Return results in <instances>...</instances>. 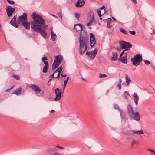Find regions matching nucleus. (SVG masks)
I'll use <instances>...</instances> for the list:
<instances>
[{"label": "nucleus", "mask_w": 155, "mask_h": 155, "mask_svg": "<svg viewBox=\"0 0 155 155\" xmlns=\"http://www.w3.org/2000/svg\"><path fill=\"white\" fill-rule=\"evenodd\" d=\"M74 28L76 32L80 34L79 39L80 44L79 53L81 54H83L87 48L88 43L87 32L85 31H82L83 28L81 24H75Z\"/></svg>", "instance_id": "nucleus-1"}, {"label": "nucleus", "mask_w": 155, "mask_h": 155, "mask_svg": "<svg viewBox=\"0 0 155 155\" xmlns=\"http://www.w3.org/2000/svg\"><path fill=\"white\" fill-rule=\"evenodd\" d=\"M33 20L31 23V27L34 31L38 30L39 27L46 28L48 25L45 24V21L40 15L34 12L31 15Z\"/></svg>", "instance_id": "nucleus-2"}, {"label": "nucleus", "mask_w": 155, "mask_h": 155, "mask_svg": "<svg viewBox=\"0 0 155 155\" xmlns=\"http://www.w3.org/2000/svg\"><path fill=\"white\" fill-rule=\"evenodd\" d=\"M63 58L62 56L60 55L55 56L54 61L52 65V70H54L58 67L61 63Z\"/></svg>", "instance_id": "nucleus-3"}, {"label": "nucleus", "mask_w": 155, "mask_h": 155, "mask_svg": "<svg viewBox=\"0 0 155 155\" xmlns=\"http://www.w3.org/2000/svg\"><path fill=\"white\" fill-rule=\"evenodd\" d=\"M142 58L141 56L139 54L135 55L134 58L131 59L133 65L137 66L139 65L140 63L142 61Z\"/></svg>", "instance_id": "nucleus-4"}, {"label": "nucleus", "mask_w": 155, "mask_h": 155, "mask_svg": "<svg viewBox=\"0 0 155 155\" xmlns=\"http://www.w3.org/2000/svg\"><path fill=\"white\" fill-rule=\"evenodd\" d=\"M26 21H27V15L26 13H23L22 15L19 16L17 18L18 23L20 25Z\"/></svg>", "instance_id": "nucleus-5"}, {"label": "nucleus", "mask_w": 155, "mask_h": 155, "mask_svg": "<svg viewBox=\"0 0 155 155\" xmlns=\"http://www.w3.org/2000/svg\"><path fill=\"white\" fill-rule=\"evenodd\" d=\"M119 44L120 48L122 49H128L132 46V45L129 42H127L124 41H120Z\"/></svg>", "instance_id": "nucleus-6"}, {"label": "nucleus", "mask_w": 155, "mask_h": 155, "mask_svg": "<svg viewBox=\"0 0 155 155\" xmlns=\"http://www.w3.org/2000/svg\"><path fill=\"white\" fill-rule=\"evenodd\" d=\"M97 53V50L95 48L94 50L90 52L87 51L86 54L89 58L91 59H93Z\"/></svg>", "instance_id": "nucleus-7"}, {"label": "nucleus", "mask_w": 155, "mask_h": 155, "mask_svg": "<svg viewBox=\"0 0 155 155\" xmlns=\"http://www.w3.org/2000/svg\"><path fill=\"white\" fill-rule=\"evenodd\" d=\"M6 7V11L7 15L9 17L12 15L13 13L15 12V9L11 6H7Z\"/></svg>", "instance_id": "nucleus-8"}, {"label": "nucleus", "mask_w": 155, "mask_h": 155, "mask_svg": "<svg viewBox=\"0 0 155 155\" xmlns=\"http://www.w3.org/2000/svg\"><path fill=\"white\" fill-rule=\"evenodd\" d=\"M130 116L132 119H133L137 121H138L140 120L139 114L138 112L136 113L134 112Z\"/></svg>", "instance_id": "nucleus-9"}, {"label": "nucleus", "mask_w": 155, "mask_h": 155, "mask_svg": "<svg viewBox=\"0 0 155 155\" xmlns=\"http://www.w3.org/2000/svg\"><path fill=\"white\" fill-rule=\"evenodd\" d=\"M29 87L31 88L37 94L39 93L41 91V90L37 85L31 84Z\"/></svg>", "instance_id": "nucleus-10"}, {"label": "nucleus", "mask_w": 155, "mask_h": 155, "mask_svg": "<svg viewBox=\"0 0 155 155\" xmlns=\"http://www.w3.org/2000/svg\"><path fill=\"white\" fill-rule=\"evenodd\" d=\"M90 46L91 47H92L95 44L96 40L94 37V36L93 33H90Z\"/></svg>", "instance_id": "nucleus-11"}, {"label": "nucleus", "mask_w": 155, "mask_h": 155, "mask_svg": "<svg viewBox=\"0 0 155 155\" xmlns=\"http://www.w3.org/2000/svg\"><path fill=\"white\" fill-rule=\"evenodd\" d=\"M42 28V27H39L38 29V30L35 31L37 32H39L44 38L46 39L47 36V34L45 30L41 29Z\"/></svg>", "instance_id": "nucleus-12"}, {"label": "nucleus", "mask_w": 155, "mask_h": 155, "mask_svg": "<svg viewBox=\"0 0 155 155\" xmlns=\"http://www.w3.org/2000/svg\"><path fill=\"white\" fill-rule=\"evenodd\" d=\"M55 93L56 94V97L54 99L55 101H57L59 100L61 98V93L59 89L56 88L55 90Z\"/></svg>", "instance_id": "nucleus-13"}, {"label": "nucleus", "mask_w": 155, "mask_h": 155, "mask_svg": "<svg viewBox=\"0 0 155 155\" xmlns=\"http://www.w3.org/2000/svg\"><path fill=\"white\" fill-rule=\"evenodd\" d=\"M114 108L115 109L118 110L120 111L121 117L123 119L124 121H125L127 120V119L125 118L124 114H123V113L119 108L118 105L117 104H115L114 105Z\"/></svg>", "instance_id": "nucleus-14"}, {"label": "nucleus", "mask_w": 155, "mask_h": 155, "mask_svg": "<svg viewBox=\"0 0 155 155\" xmlns=\"http://www.w3.org/2000/svg\"><path fill=\"white\" fill-rule=\"evenodd\" d=\"M85 2L84 0H79L77 1L75 4V6L76 7H81L84 4Z\"/></svg>", "instance_id": "nucleus-15"}, {"label": "nucleus", "mask_w": 155, "mask_h": 155, "mask_svg": "<svg viewBox=\"0 0 155 155\" xmlns=\"http://www.w3.org/2000/svg\"><path fill=\"white\" fill-rule=\"evenodd\" d=\"M20 25L24 27L26 29H29L30 28V23L26 21Z\"/></svg>", "instance_id": "nucleus-16"}, {"label": "nucleus", "mask_w": 155, "mask_h": 155, "mask_svg": "<svg viewBox=\"0 0 155 155\" xmlns=\"http://www.w3.org/2000/svg\"><path fill=\"white\" fill-rule=\"evenodd\" d=\"M11 24L16 28L18 27V22L17 23L16 20L12 18L10 22Z\"/></svg>", "instance_id": "nucleus-17"}, {"label": "nucleus", "mask_w": 155, "mask_h": 155, "mask_svg": "<svg viewBox=\"0 0 155 155\" xmlns=\"http://www.w3.org/2000/svg\"><path fill=\"white\" fill-rule=\"evenodd\" d=\"M127 113L129 116L130 115L134 112L132 107L130 105H128L127 106Z\"/></svg>", "instance_id": "nucleus-18"}, {"label": "nucleus", "mask_w": 155, "mask_h": 155, "mask_svg": "<svg viewBox=\"0 0 155 155\" xmlns=\"http://www.w3.org/2000/svg\"><path fill=\"white\" fill-rule=\"evenodd\" d=\"M131 132L134 134L137 135L142 134H144V132L142 130H133L131 131Z\"/></svg>", "instance_id": "nucleus-19"}, {"label": "nucleus", "mask_w": 155, "mask_h": 155, "mask_svg": "<svg viewBox=\"0 0 155 155\" xmlns=\"http://www.w3.org/2000/svg\"><path fill=\"white\" fill-rule=\"evenodd\" d=\"M134 102L137 105L138 104V102L139 100V97L135 93H134Z\"/></svg>", "instance_id": "nucleus-20"}, {"label": "nucleus", "mask_w": 155, "mask_h": 155, "mask_svg": "<svg viewBox=\"0 0 155 155\" xmlns=\"http://www.w3.org/2000/svg\"><path fill=\"white\" fill-rule=\"evenodd\" d=\"M147 151L150 152V155H155V150L151 148H149L147 149Z\"/></svg>", "instance_id": "nucleus-21"}, {"label": "nucleus", "mask_w": 155, "mask_h": 155, "mask_svg": "<svg viewBox=\"0 0 155 155\" xmlns=\"http://www.w3.org/2000/svg\"><path fill=\"white\" fill-rule=\"evenodd\" d=\"M125 79L126 80V84L128 86L131 82V80L127 74L125 75Z\"/></svg>", "instance_id": "nucleus-22"}, {"label": "nucleus", "mask_w": 155, "mask_h": 155, "mask_svg": "<svg viewBox=\"0 0 155 155\" xmlns=\"http://www.w3.org/2000/svg\"><path fill=\"white\" fill-rule=\"evenodd\" d=\"M120 61L123 63L126 64L127 62V59L124 56L120 58Z\"/></svg>", "instance_id": "nucleus-23"}, {"label": "nucleus", "mask_w": 155, "mask_h": 155, "mask_svg": "<svg viewBox=\"0 0 155 155\" xmlns=\"http://www.w3.org/2000/svg\"><path fill=\"white\" fill-rule=\"evenodd\" d=\"M57 36L56 34L52 31L51 32V38L54 41H56Z\"/></svg>", "instance_id": "nucleus-24"}, {"label": "nucleus", "mask_w": 155, "mask_h": 155, "mask_svg": "<svg viewBox=\"0 0 155 155\" xmlns=\"http://www.w3.org/2000/svg\"><path fill=\"white\" fill-rule=\"evenodd\" d=\"M117 58V54L116 53H113L112 54V57L111 58L112 61H114L116 60Z\"/></svg>", "instance_id": "nucleus-25"}, {"label": "nucleus", "mask_w": 155, "mask_h": 155, "mask_svg": "<svg viewBox=\"0 0 155 155\" xmlns=\"http://www.w3.org/2000/svg\"><path fill=\"white\" fill-rule=\"evenodd\" d=\"M21 88H20L19 89L16 90L15 92H13V93L17 95H21Z\"/></svg>", "instance_id": "nucleus-26"}, {"label": "nucleus", "mask_w": 155, "mask_h": 155, "mask_svg": "<svg viewBox=\"0 0 155 155\" xmlns=\"http://www.w3.org/2000/svg\"><path fill=\"white\" fill-rule=\"evenodd\" d=\"M94 17L93 15L92 16V18H91L90 19L89 21L87 24V26H90L92 24V23L94 20Z\"/></svg>", "instance_id": "nucleus-27"}, {"label": "nucleus", "mask_w": 155, "mask_h": 155, "mask_svg": "<svg viewBox=\"0 0 155 155\" xmlns=\"http://www.w3.org/2000/svg\"><path fill=\"white\" fill-rule=\"evenodd\" d=\"M122 82L121 79H119V81L118 82L117 84L116 85V87H118V89L120 90L121 88V83Z\"/></svg>", "instance_id": "nucleus-28"}, {"label": "nucleus", "mask_w": 155, "mask_h": 155, "mask_svg": "<svg viewBox=\"0 0 155 155\" xmlns=\"http://www.w3.org/2000/svg\"><path fill=\"white\" fill-rule=\"evenodd\" d=\"M130 97V95L129 94V93L127 91H125L124 92V94L123 95L124 97L126 99H128V96Z\"/></svg>", "instance_id": "nucleus-29"}, {"label": "nucleus", "mask_w": 155, "mask_h": 155, "mask_svg": "<svg viewBox=\"0 0 155 155\" xmlns=\"http://www.w3.org/2000/svg\"><path fill=\"white\" fill-rule=\"evenodd\" d=\"M62 67L60 66L58 69H57L54 72V73H56L57 72H61L62 70Z\"/></svg>", "instance_id": "nucleus-30"}, {"label": "nucleus", "mask_w": 155, "mask_h": 155, "mask_svg": "<svg viewBox=\"0 0 155 155\" xmlns=\"http://www.w3.org/2000/svg\"><path fill=\"white\" fill-rule=\"evenodd\" d=\"M139 143L138 141H136L134 140H133L132 141H131V146L133 147L134 145L135 144H138Z\"/></svg>", "instance_id": "nucleus-31"}, {"label": "nucleus", "mask_w": 155, "mask_h": 155, "mask_svg": "<svg viewBox=\"0 0 155 155\" xmlns=\"http://www.w3.org/2000/svg\"><path fill=\"white\" fill-rule=\"evenodd\" d=\"M49 68L48 66H45L43 68V72L46 73L48 71V69Z\"/></svg>", "instance_id": "nucleus-32"}, {"label": "nucleus", "mask_w": 155, "mask_h": 155, "mask_svg": "<svg viewBox=\"0 0 155 155\" xmlns=\"http://www.w3.org/2000/svg\"><path fill=\"white\" fill-rule=\"evenodd\" d=\"M75 18L79 20L80 16V14L78 12H75L74 13Z\"/></svg>", "instance_id": "nucleus-33"}, {"label": "nucleus", "mask_w": 155, "mask_h": 155, "mask_svg": "<svg viewBox=\"0 0 155 155\" xmlns=\"http://www.w3.org/2000/svg\"><path fill=\"white\" fill-rule=\"evenodd\" d=\"M99 78H105L107 77V75L105 74H101L100 73L99 74Z\"/></svg>", "instance_id": "nucleus-34"}, {"label": "nucleus", "mask_w": 155, "mask_h": 155, "mask_svg": "<svg viewBox=\"0 0 155 155\" xmlns=\"http://www.w3.org/2000/svg\"><path fill=\"white\" fill-rule=\"evenodd\" d=\"M120 31L124 34H127V32L124 29L120 28Z\"/></svg>", "instance_id": "nucleus-35"}, {"label": "nucleus", "mask_w": 155, "mask_h": 155, "mask_svg": "<svg viewBox=\"0 0 155 155\" xmlns=\"http://www.w3.org/2000/svg\"><path fill=\"white\" fill-rule=\"evenodd\" d=\"M8 3L11 5H13L15 4L14 2L12 0H7Z\"/></svg>", "instance_id": "nucleus-36"}, {"label": "nucleus", "mask_w": 155, "mask_h": 155, "mask_svg": "<svg viewBox=\"0 0 155 155\" xmlns=\"http://www.w3.org/2000/svg\"><path fill=\"white\" fill-rule=\"evenodd\" d=\"M12 77L17 80H19L20 79V77L18 75H15L12 76Z\"/></svg>", "instance_id": "nucleus-37"}, {"label": "nucleus", "mask_w": 155, "mask_h": 155, "mask_svg": "<svg viewBox=\"0 0 155 155\" xmlns=\"http://www.w3.org/2000/svg\"><path fill=\"white\" fill-rule=\"evenodd\" d=\"M112 26L110 24V22H108L107 27L108 28H111L112 27Z\"/></svg>", "instance_id": "nucleus-38"}, {"label": "nucleus", "mask_w": 155, "mask_h": 155, "mask_svg": "<svg viewBox=\"0 0 155 155\" xmlns=\"http://www.w3.org/2000/svg\"><path fill=\"white\" fill-rule=\"evenodd\" d=\"M97 13H98V16L101 17L102 16V15H101V10H99V9H97Z\"/></svg>", "instance_id": "nucleus-39"}, {"label": "nucleus", "mask_w": 155, "mask_h": 155, "mask_svg": "<svg viewBox=\"0 0 155 155\" xmlns=\"http://www.w3.org/2000/svg\"><path fill=\"white\" fill-rule=\"evenodd\" d=\"M144 63L146 64V65H149L150 64V61L147 60H144Z\"/></svg>", "instance_id": "nucleus-40"}, {"label": "nucleus", "mask_w": 155, "mask_h": 155, "mask_svg": "<svg viewBox=\"0 0 155 155\" xmlns=\"http://www.w3.org/2000/svg\"><path fill=\"white\" fill-rule=\"evenodd\" d=\"M47 60V57L44 56L42 58V61L44 63V62H45L46 60Z\"/></svg>", "instance_id": "nucleus-41"}, {"label": "nucleus", "mask_w": 155, "mask_h": 155, "mask_svg": "<svg viewBox=\"0 0 155 155\" xmlns=\"http://www.w3.org/2000/svg\"><path fill=\"white\" fill-rule=\"evenodd\" d=\"M130 33L132 35H135L136 33L134 31H131L130 30L129 31Z\"/></svg>", "instance_id": "nucleus-42"}, {"label": "nucleus", "mask_w": 155, "mask_h": 155, "mask_svg": "<svg viewBox=\"0 0 155 155\" xmlns=\"http://www.w3.org/2000/svg\"><path fill=\"white\" fill-rule=\"evenodd\" d=\"M57 15L58 16V17L61 19L62 18V16L61 14V13L60 12L58 13L57 14Z\"/></svg>", "instance_id": "nucleus-43"}, {"label": "nucleus", "mask_w": 155, "mask_h": 155, "mask_svg": "<svg viewBox=\"0 0 155 155\" xmlns=\"http://www.w3.org/2000/svg\"><path fill=\"white\" fill-rule=\"evenodd\" d=\"M67 82V81H64V89H65V88L66 87Z\"/></svg>", "instance_id": "nucleus-44"}, {"label": "nucleus", "mask_w": 155, "mask_h": 155, "mask_svg": "<svg viewBox=\"0 0 155 155\" xmlns=\"http://www.w3.org/2000/svg\"><path fill=\"white\" fill-rule=\"evenodd\" d=\"M44 63L45 65V66H49L48 63L47 61H45V62H44Z\"/></svg>", "instance_id": "nucleus-45"}, {"label": "nucleus", "mask_w": 155, "mask_h": 155, "mask_svg": "<svg viewBox=\"0 0 155 155\" xmlns=\"http://www.w3.org/2000/svg\"><path fill=\"white\" fill-rule=\"evenodd\" d=\"M126 51V50H124L120 54V56L121 57H122V55L124 54V52Z\"/></svg>", "instance_id": "nucleus-46"}, {"label": "nucleus", "mask_w": 155, "mask_h": 155, "mask_svg": "<svg viewBox=\"0 0 155 155\" xmlns=\"http://www.w3.org/2000/svg\"><path fill=\"white\" fill-rule=\"evenodd\" d=\"M56 147L60 149H64V148L63 147H62L61 146H59V145H57L56 146Z\"/></svg>", "instance_id": "nucleus-47"}, {"label": "nucleus", "mask_w": 155, "mask_h": 155, "mask_svg": "<svg viewBox=\"0 0 155 155\" xmlns=\"http://www.w3.org/2000/svg\"><path fill=\"white\" fill-rule=\"evenodd\" d=\"M124 57L125 58H127V53H126L124 52Z\"/></svg>", "instance_id": "nucleus-48"}, {"label": "nucleus", "mask_w": 155, "mask_h": 155, "mask_svg": "<svg viewBox=\"0 0 155 155\" xmlns=\"http://www.w3.org/2000/svg\"><path fill=\"white\" fill-rule=\"evenodd\" d=\"M58 75L57 77L56 78H59V77L60 74V72H58Z\"/></svg>", "instance_id": "nucleus-49"}, {"label": "nucleus", "mask_w": 155, "mask_h": 155, "mask_svg": "<svg viewBox=\"0 0 155 155\" xmlns=\"http://www.w3.org/2000/svg\"><path fill=\"white\" fill-rule=\"evenodd\" d=\"M105 6L104 5H103L102 7L100 8L101 9H104L105 8Z\"/></svg>", "instance_id": "nucleus-50"}, {"label": "nucleus", "mask_w": 155, "mask_h": 155, "mask_svg": "<svg viewBox=\"0 0 155 155\" xmlns=\"http://www.w3.org/2000/svg\"><path fill=\"white\" fill-rule=\"evenodd\" d=\"M132 1L135 4H137V2L136 0H132Z\"/></svg>", "instance_id": "nucleus-51"}, {"label": "nucleus", "mask_w": 155, "mask_h": 155, "mask_svg": "<svg viewBox=\"0 0 155 155\" xmlns=\"http://www.w3.org/2000/svg\"><path fill=\"white\" fill-rule=\"evenodd\" d=\"M13 87H12L11 88H10V89H8V90H6V92H8V91H9V90L12 89V88H13Z\"/></svg>", "instance_id": "nucleus-52"}, {"label": "nucleus", "mask_w": 155, "mask_h": 155, "mask_svg": "<svg viewBox=\"0 0 155 155\" xmlns=\"http://www.w3.org/2000/svg\"><path fill=\"white\" fill-rule=\"evenodd\" d=\"M104 14H105V13H106L107 12V10L106 9V8H104Z\"/></svg>", "instance_id": "nucleus-53"}, {"label": "nucleus", "mask_w": 155, "mask_h": 155, "mask_svg": "<svg viewBox=\"0 0 155 155\" xmlns=\"http://www.w3.org/2000/svg\"><path fill=\"white\" fill-rule=\"evenodd\" d=\"M52 155H59L58 153H55L53 154Z\"/></svg>", "instance_id": "nucleus-54"}, {"label": "nucleus", "mask_w": 155, "mask_h": 155, "mask_svg": "<svg viewBox=\"0 0 155 155\" xmlns=\"http://www.w3.org/2000/svg\"><path fill=\"white\" fill-rule=\"evenodd\" d=\"M16 18H17V15H15L13 17V18L14 19H15V20H16Z\"/></svg>", "instance_id": "nucleus-55"}, {"label": "nucleus", "mask_w": 155, "mask_h": 155, "mask_svg": "<svg viewBox=\"0 0 155 155\" xmlns=\"http://www.w3.org/2000/svg\"><path fill=\"white\" fill-rule=\"evenodd\" d=\"M69 79V78L68 77L67 78H66V79L64 81H67L68 82V79Z\"/></svg>", "instance_id": "nucleus-56"}, {"label": "nucleus", "mask_w": 155, "mask_h": 155, "mask_svg": "<svg viewBox=\"0 0 155 155\" xmlns=\"http://www.w3.org/2000/svg\"><path fill=\"white\" fill-rule=\"evenodd\" d=\"M55 73H54V72L53 73V74L51 75V77L52 78H54V74H55Z\"/></svg>", "instance_id": "nucleus-57"}, {"label": "nucleus", "mask_w": 155, "mask_h": 155, "mask_svg": "<svg viewBox=\"0 0 155 155\" xmlns=\"http://www.w3.org/2000/svg\"><path fill=\"white\" fill-rule=\"evenodd\" d=\"M107 20L109 21H111L112 20L111 18H108Z\"/></svg>", "instance_id": "nucleus-58"}, {"label": "nucleus", "mask_w": 155, "mask_h": 155, "mask_svg": "<svg viewBox=\"0 0 155 155\" xmlns=\"http://www.w3.org/2000/svg\"><path fill=\"white\" fill-rule=\"evenodd\" d=\"M54 112V111L53 110H51V113H53V112Z\"/></svg>", "instance_id": "nucleus-59"}, {"label": "nucleus", "mask_w": 155, "mask_h": 155, "mask_svg": "<svg viewBox=\"0 0 155 155\" xmlns=\"http://www.w3.org/2000/svg\"><path fill=\"white\" fill-rule=\"evenodd\" d=\"M66 75H63L62 76V77H66Z\"/></svg>", "instance_id": "nucleus-60"}, {"label": "nucleus", "mask_w": 155, "mask_h": 155, "mask_svg": "<svg viewBox=\"0 0 155 155\" xmlns=\"http://www.w3.org/2000/svg\"><path fill=\"white\" fill-rule=\"evenodd\" d=\"M112 18L114 20V21L115 20V18L113 17H112Z\"/></svg>", "instance_id": "nucleus-61"}, {"label": "nucleus", "mask_w": 155, "mask_h": 155, "mask_svg": "<svg viewBox=\"0 0 155 155\" xmlns=\"http://www.w3.org/2000/svg\"><path fill=\"white\" fill-rule=\"evenodd\" d=\"M52 16H53L54 17H56L54 15H52Z\"/></svg>", "instance_id": "nucleus-62"}, {"label": "nucleus", "mask_w": 155, "mask_h": 155, "mask_svg": "<svg viewBox=\"0 0 155 155\" xmlns=\"http://www.w3.org/2000/svg\"><path fill=\"white\" fill-rule=\"evenodd\" d=\"M153 32L155 33V31H154L153 30Z\"/></svg>", "instance_id": "nucleus-63"}, {"label": "nucleus", "mask_w": 155, "mask_h": 155, "mask_svg": "<svg viewBox=\"0 0 155 155\" xmlns=\"http://www.w3.org/2000/svg\"><path fill=\"white\" fill-rule=\"evenodd\" d=\"M100 20H102V18H100Z\"/></svg>", "instance_id": "nucleus-64"}]
</instances>
